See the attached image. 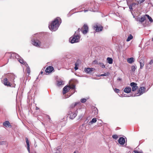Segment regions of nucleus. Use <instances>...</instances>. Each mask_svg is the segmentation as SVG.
I'll list each match as a JSON object with an SVG mask.
<instances>
[{
    "instance_id": "f257e3e1",
    "label": "nucleus",
    "mask_w": 153,
    "mask_h": 153,
    "mask_svg": "<svg viewBox=\"0 0 153 153\" xmlns=\"http://www.w3.org/2000/svg\"><path fill=\"white\" fill-rule=\"evenodd\" d=\"M34 35V36H33L32 39V44L33 45L37 47H40L41 45H42L45 48H47L49 47V46L51 45L52 42L48 40L45 42L42 45L41 42L38 39H37L36 37L38 36V33L35 34Z\"/></svg>"
},
{
    "instance_id": "f03ea898",
    "label": "nucleus",
    "mask_w": 153,
    "mask_h": 153,
    "mask_svg": "<svg viewBox=\"0 0 153 153\" xmlns=\"http://www.w3.org/2000/svg\"><path fill=\"white\" fill-rule=\"evenodd\" d=\"M61 19L59 17H57L52 22L51 24L49 25V28L52 31H56L58 28L61 23Z\"/></svg>"
},
{
    "instance_id": "7ed1b4c3",
    "label": "nucleus",
    "mask_w": 153,
    "mask_h": 153,
    "mask_svg": "<svg viewBox=\"0 0 153 153\" xmlns=\"http://www.w3.org/2000/svg\"><path fill=\"white\" fill-rule=\"evenodd\" d=\"M87 5L89 7L88 8V10H84V12H86L88 10L93 12H97L98 10V6L94 2L91 3Z\"/></svg>"
},
{
    "instance_id": "20e7f679",
    "label": "nucleus",
    "mask_w": 153,
    "mask_h": 153,
    "mask_svg": "<svg viewBox=\"0 0 153 153\" xmlns=\"http://www.w3.org/2000/svg\"><path fill=\"white\" fill-rule=\"evenodd\" d=\"M78 113L77 109L76 110H68L67 115L68 117L71 119H74Z\"/></svg>"
},
{
    "instance_id": "39448f33",
    "label": "nucleus",
    "mask_w": 153,
    "mask_h": 153,
    "mask_svg": "<svg viewBox=\"0 0 153 153\" xmlns=\"http://www.w3.org/2000/svg\"><path fill=\"white\" fill-rule=\"evenodd\" d=\"M80 36L77 35H73L69 39V41L72 44L79 42L80 41Z\"/></svg>"
},
{
    "instance_id": "423d86ee",
    "label": "nucleus",
    "mask_w": 153,
    "mask_h": 153,
    "mask_svg": "<svg viewBox=\"0 0 153 153\" xmlns=\"http://www.w3.org/2000/svg\"><path fill=\"white\" fill-rule=\"evenodd\" d=\"M145 87H141L138 90L137 92V93L133 94H132L130 96L131 97H135L137 96H140L142 95L143 93H144L145 92Z\"/></svg>"
},
{
    "instance_id": "0eeeda50",
    "label": "nucleus",
    "mask_w": 153,
    "mask_h": 153,
    "mask_svg": "<svg viewBox=\"0 0 153 153\" xmlns=\"http://www.w3.org/2000/svg\"><path fill=\"white\" fill-rule=\"evenodd\" d=\"M7 77L8 80L12 82H14V79L15 78V76L13 74H8L7 75Z\"/></svg>"
},
{
    "instance_id": "6e6552de",
    "label": "nucleus",
    "mask_w": 153,
    "mask_h": 153,
    "mask_svg": "<svg viewBox=\"0 0 153 153\" xmlns=\"http://www.w3.org/2000/svg\"><path fill=\"white\" fill-rule=\"evenodd\" d=\"M7 54H9L10 56V58H14L18 59L19 58V56L15 53H8Z\"/></svg>"
},
{
    "instance_id": "1a4fd4ad",
    "label": "nucleus",
    "mask_w": 153,
    "mask_h": 153,
    "mask_svg": "<svg viewBox=\"0 0 153 153\" xmlns=\"http://www.w3.org/2000/svg\"><path fill=\"white\" fill-rule=\"evenodd\" d=\"M88 26L86 25L85 24L83 27L81 28L82 32L84 34H86L88 32Z\"/></svg>"
},
{
    "instance_id": "9d476101",
    "label": "nucleus",
    "mask_w": 153,
    "mask_h": 153,
    "mask_svg": "<svg viewBox=\"0 0 153 153\" xmlns=\"http://www.w3.org/2000/svg\"><path fill=\"white\" fill-rule=\"evenodd\" d=\"M94 28L97 32H99L102 30L103 27L101 26H99L98 25H96L94 26Z\"/></svg>"
},
{
    "instance_id": "9b49d317",
    "label": "nucleus",
    "mask_w": 153,
    "mask_h": 153,
    "mask_svg": "<svg viewBox=\"0 0 153 153\" xmlns=\"http://www.w3.org/2000/svg\"><path fill=\"white\" fill-rule=\"evenodd\" d=\"M131 86L132 87V91H134L138 88V87L137 86V84L134 82H132L130 83Z\"/></svg>"
},
{
    "instance_id": "f8f14e48",
    "label": "nucleus",
    "mask_w": 153,
    "mask_h": 153,
    "mask_svg": "<svg viewBox=\"0 0 153 153\" xmlns=\"http://www.w3.org/2000/svg\"><path fill=\"white\" fill-rule=\"evenodd\" d=\"M80 102H77L75 103L74 104H72L70 106V107L68 108V110H76L74 109V107L78 104H80Z\"/></svg>"
},
{
    "instance_id": "ddd939ff",
    "label": "nucleus",
    "mask_w": 153,
    "mask_h": 153,
    "mask_svg": "<svg viewBox=\"0 0 153 153\" xmlns=\"http://www.w3.org/2000/svg\"><path fill=\"white\" fill-rule=\"evenodd\" d=\"M3 125L6 128H11L12 125L8 121H6L3 123Z\"/></svg>"
},
{
    "instance_id": "4468645a",
    "label": "nucleus",
    "mask_w": 153,
    "mask_h": 153,
    "mask_svg": "<svg viewBox=\"0 0 153 153\" xmlns=\"http://www.w3.org/2000/svg\"><path fill=\"white\" fill-rule=\"evenodd\" d=\"M53 68L52 66L48 67L45 70V72L46 73H50L52 72L53 70Z\"/></svg>"
},
{
    "instance_id": "2eb2a0df",
    "label": "nucleus",
    "mask_w": 153,
    "mask_h": 153,
    "mask_svg": "<svg viewBox=\"0 0 153 153\" xmlns=\"http://www.w3.org/2000/svg\"><path fill=\"white\" fill-rule=\"evenodd\" d=\"M71 89L70 86H65L63 88V91L62 92L63 94H65L68 91Z\"/></svg>"
},
{
    "instance_id": "dca6fc26",
    "label": "nucleus",
    "mask_w": 153,
    "mask_h": 153,
    "mask_svg": "<svg viewBox=\"0 0 153 153\" xmlns=\"http://www.w3.org/2000/svg\"><path fill=\"white\" fill-rule=\"evenodd\" d=\"M94 69L93 68H85L84 71L87 74H90L92 72Z\"/></svg>"
},
{
    "instance_id": "f3484780",
    "label": "nucleus",
    "mask_w": 153,
    "mask_h": 153,
    "mask_svg": "<svg viewBox=\"0 0 153 153\" xmlns=\"http://www.w3.org/2000/svg\"><path fill=\"white\" fill-rule=\"evenodd\" d=\"M118 141L119 144L122 145H124L125 142V138L122 137H120L118 139Z\"/></svg>"
},
{
    "instance_id": "a211bd4d",
    "label": "nucleus",
    "mask_w": 153,
    "mask_h": 153,
    "mask_svg": "<svg viewBox=\"0 0 153 153\" xmlns=\"http://www.w3.org/2000/svg\"><path fill=\"white\" fill-rule=\"evenodd\" d=\"M146 16H145V15L143 16H141V18H138L137 19V20H138L141 23H142L144 22V21L146 20Z\"/></svg>"
},
{
    "instance_id": "6ab92c4d",
    "label": "nucleus",
    "mask_w": 153,
    "mask_h": 153,
    "mask_svg": "<svg viewBox=\"0 0 153 153\" xmlns=\"http://www.w3.org/2000/svg\"><path fill=\"white\" fill-rule=\"evenodd\" d=\"M3 82L4 84L5 85L7 86H10V83L9 82V81H8L7 78H4Z\"/></svg>"
},
{
    "instance_id": "aec40b11",
    "label": "nucleus",
    "mask_w": 153,
    "mask_h": 153,
    "mask_svg": "<svg viewBox=\"0 0 153 153\" xmlns=\"http://www.w3.org/2000/svg\"><path fill=\"white\" fill-rule=\"evenodd\" d=\"M131 91V88L130 87H126L124 90V91L126 93H129Z\"/></svg>"
},
{
    "instance_id": "412c9836",
    "label": "nucleus",
    "mask_w": 153,
    "mask_h": 153,
    "mask_svg": "<svg viewBox=\"0 0 153 153\" xmlns=\"http://www.w3.org/2000/svg\"><path fill=\"white\" fill-rule=\"evenodd\" d=\"M20 63L22 64L25 65L27 64V63L25 62L23 59L19 56V58L17 59Z\"/></svg>"
},
{
    "instance_id": "4be33fe9",
    "label": "nucleus",
    "mask_w": 153,
    "mask_h": 153,
    "mask_svg": "<svg viewBox=\"0 0 153 153\" xmlns=\"http://www.w3.org/2000/svg\"><path fill=\"white\" fill-rule=\"evenodd\" d=\"M25 140L26 141V143L27 145V149L29 153H30V145L29 144V141L28 140L27 138L26 137Z\"/></svg>"
},
{
    "instance_id": "5701e85b",
    "label": "nucleus",
    "mask_w": 153,
    "mask_h": 153,
    "mask_svg": "<svg viewBox=\"0 0 153 153\" xmlns=\"http://www.w3.org/2000/svg\"><path fill=\"white\" fill-rule=\"evenodd\" d=\"M127 62L129 63H131L134 62V59L133 57L128 58L127 59Z\"/></svg>"
},
{
    "instance_id": "b1692460",
    "label": "nucleus",
    "mask_w": 153,
    "mask_h": 153,
    "mask_svg": "<svg viewBox=\"0 0 153 153\" xmlns=\"http://www.w3.org/2000/svg\"><path fill=\"white\" fill-rule=\"evenodd\" d=\"M81 31H82L81 29L80 28H78V30H76V31L75 32V33L74 34V35H77L78 36L81 37V36L80 35V33H79V32Z\"/></svg>"
},
{
    "instance_id": "393cba45",
    "label": "nucleus",
    "mask_w": 153,
    "mask_h": 153,
    "mask_svg": "<svg viewBox=\"0 0 153 153\" xmlns=\"http://www.w3.org/2000/svg\"><path fill=\"white\" fill-rule=\"evenodd\" d=\"M140 68L142 69L143 68V67L144 65V61H143V60L141 59L140 60Z\"/></svg>"
},
{
    "instance_id": "a878e982",
    "label": "nucleus",
    "mask_w": 153,
    "mask_h": 153,
    "mask_svg": "<svg viewBox=\"0 0 153 153\" xmlns=\"http://www.w3.org/2000/svg\"><path fill=\"white\" fill-rule=\"evenodd\" d=\"M64 82L62 81L59 80L57 81V85L60 86L64 84Z\"/></svg>"
},
{
    "instance_id": "bb28decb",
    "label": "nucleus",
    "mask_w": 153,
    "mask_h": 153,
    "mask_svg": "<svg viewBox=\"0 0 153 153\" xmlns=\"http://www.w3.org/2000/svg\"><path fill=\"white\" fill-rule=\"evenodd\" d=\"M97 121V119L96 118H93L92 119V120L89 122V124L91 125L93 123H95Z\"/></svg>"
},
{
    "instance_id": "cd10ccee",
    "label": "nucleus",
    "mask_w": 153,
    "mask_h": 153,
    "mask_svg": "<svg viewBox=\"0 0 153 153\" xmlns=\"http://www.w3.org/2000/svg\"><path fill=\"white\" fill-rule=\"evenodd\" d=\"M108 63L110 64H111L113 62V59L110 57H108L107 58Z\"/></svg>"
},
{
    "instance_id": "c85d7f7f",
    "label": "nucleus",
    "mask_w": 153,
    "mask_h": 153,
    "mask_svg": "<svg viewBox=\"0 0 153 153\" xmlns=\"http://www.w3.org/2000/svg\"><path fill=\"white\" fill-rule=\"evenodd\" d=\"M133 38V36L131 34H129V35L128 36L127 39H126L127 42H128L130 41Z\"/></svg>"
},
{
    "instance_id": "c756f323",
    "label": "nucleus",
    "mask_w": 153,
    "mask_h": 153,
    "mask_svg": "<svg viewBox=\"0 0 153 153\" xmlns=\"http://www.w3.org/2000/svg\"><path fill=\"white\" fill-rule=\"evenodd\" d=\"M25 66H26V67L27 68V69H26V71L27 73L28 74H29L30 73V68L29 66L28 65V64H27L25 65Z\"/></svg>"
},
{
    "instance_id": "7c9ffc66",
    "label": "nucleus",
    "mask_w": 153,
    "mask_h": 153,
    "mask_svg": "<svg viewBox=\"0 0 153 153\" xmlns=\"http://www.w3.org/2000/svg\"><path fill=\"white\" fill-rule=\"evenodd\" d=\"M145 16H146V17H147L148 19H149V21L151 22H153V19L149 15L147 14H146Z\"/></svg>"
},
{
    "instance_id": "2f4dec72",
    "label": "nucleus",
    "mask_w": 153,
    "mask_h": 153,
    "mask_svg": "<svg viewBox=\"0 0 153 153\" xmlns=\"http://www.w3.org/2000/svg\"><path fill=\"white\" fill-rule=\"evenodd\" d=\"M109 74V73L108 72H107V73H105L103 74L98 75V76H107Z\"/></svg>"
},
{
    "instance_id": "473e14b6",
    "label": "nucleus",
    "mask_w": 153,
    "mask_h": 153,
    "mask_svg": "<svg viewBox=\"0 0 153 153\" xmlns=\"http://www.w3.org/2000/svg\"><path fill=\"white\" fill-rule=\"evenodd\" d=\"M136 68L137 67L136 66L133 65L131 67V71L133 72H134Z\"/></svg>"
},
{
    "instance_id": "72a5a7b5",
    "label": "nucleus",
    "mask_w": 153,
    "mask_h": 153,
    "mask_svg": "<svg viewBox=\"0 0 153 153\" xmlns=\"http://www.w3.org/2000/svg\"><path fill=\"white\" fill-rule=\"evenodd\" d=\"M98 64L100 65L102 68H105V65L102 63L99 62V63H98Z\"/></svg>"
},
{
    "instance_id": "f704fd0d",
    "label": "nucleus",
    "mask_w": 153,
    "mask_h": 153,
    "mask_svg": "<svg viewBox=\"0 0 153 153\" xmlns=\"http://www.w3.org/2000/svg\"><path fill=\"white\" fill-rule=\"evenodd\" d=\"M87 101V99L85 98H82L80 100V102L82 103H85Z\"/></svg>"
},
{
    "instance_id": "c9c22d12",
    "label": "nucleus",
    "mask_w": 153,
    "mask_h": 153,
    "mask_svg": "<svg viewBox=\"0 0 153 153\" xmlns=\"http://www.w3.org/2000/svg\"><path fill=\"white\" fill-rule=\"evenodd\" d=\"M133 152H134V153H143V152L142 151H138L135 150H134Z\"/></svg>"
},
{
    "instance_id": "e433bc0d",
    "label": "nucleus",
    "mask_w": 153,
    "mask_h": 153,
    "mask_svg": "<svg viewBox=\"0 0 153 153\" xmlns=\"http://www.w3.org/2000/svg\"><path fill=\"white\" fill-rule=\"evenodd\" d=\"M6 143V141H5L0 142V145H5Z\"/></svg>"
},
{
    "instance_id": "4c0bfd02",
    "label": "nucleus",
    "mask_w": 153,
    "mask_h": 153,
    "mask_svg": "<svg viewBox=\"0 0 153 153\" xmlns=\"http://www.w3.org/2000/svg\"><path fill=\"white\" fill-rule=\"evenodd\" d=\"M112 137L113 138L117 139L118 138V137L117 135H113L112 136Z\"/></svg>"
},
{
    "instance_id": "58836bf2",
    "label": "nucleus",
    "mask_w": 153,
    "mask_h": 153,
    "mask_svg": "<svg viewBox=\"0 0 153 153\" xmlns=\"http://www.w3.org/2000/svg\"><path fill=\"white\" fill-rule=\"evenodd\" d=\"M120 90L119 89L116 88H115V89H114V91L117 93H119L120 92Z\"/></svg>"
},
{
    "instance_id": "ea45409f",
    "label": "nucleus",
    "mask_w": 153,
    "mask_h": 153,
    "mask_svg": "<svg viewBox=\"0 0 153 153\" xmlns=\"http://www.w3.org/2000/svg\"><path fill=\"white\" fill-rule=\"evenodd\" d=\"M98 124H99V125L98 126H99L100 125H100H102V121L101 120H99V121L98 122Z\"/></svg>"
},
{
    "instance_id": "a19ab883",
    "label": "nucleus",
    "mask_w": 153,
    "mask_h": 153,
    "mask_svg": "<svg viewBox=\"0 0 153 153\" xmlns=\"http://www.w3.org/2000/svg\"><path fill=\"white\" fill-rule=\"evenodd\" d=\"M83 117V115L82 114L80 115L79 116V119H81Z\"/></svg>"
},
{
    "instance_id": "79ce46f5",
    "label": "nucleus",
    "mask_w": 153,
    "mask_h": 153,
    "mask_svg": "<svg viewBox=\"0 0 153 153\" xmlns=\"http://www.w3.org/2000/svg\"><path fill=\"white\" fill-rule=\"evenodd\" d=\"M75 66L74 67V69L75 70H76L78 69V68L76 66L77 65L76 63H75Z\"/></svg>"
},
{
    "instance_id": "37998d69",
    "label": "nucleus",
    "mask_w": 153,
    "mask_h": 153,
    "mask_svg": "<svg viewBox=\"0 0 153 153\" xmlns=\"http://www.w3.org/2000/svg\"><path fill=\"white\" fill-rule=\"evenodd\" d=\"M131 94H130V95L127 96V94H125L123 96L125 97H130L131 96H130Z\"/></svg>"
},
{
    "instance_id": "c03bdc74",
    "label": "nucleus",
    "mask_w": 153,
    "mask_h": 153,
    "mask_svg": "<svg viewBox=\"0 0 153 153\" xmlns=\"http://www.w3.org/2000/svg\"><path fill=\"white\" fill-rule=\"evenodd\" d=\"M93 62L94 64H98V63H97V61L96 60H94V61Z\"/></svg>"
},
{
    "instance_id": "a18cd8bd",
    "label": "nucleus",
    "mask_w": 153,
    "mask_h": 153,
    "mask_svg": "<svg viewBox=\"0 0 153 153\" xmlns=\"http://www.w3.org/2000/svg\"><path fill=\"white\" fill-rule=\"evenodd\" d=\"M70 88H71L74 89L75 88V85H73L71 87H70Z\"/></svg>"
},
{
    "instance_id": "49530a36",
    "label": "nucleus",
    "mask_w": 153,
    "mask_h": 153,
    "mask_svg": "<svg viewBox=\"0 0 153 153\" xmlns=\"http://www.w3.org/2000/svg\"><path fill=\"white\" fill-rule=\"evenodd\" d=\"M153 63V61L152 60L150 61L149 63V64H150V65H151Z\"/></svg>"
},
{
    "instance_id": "de8ad7c7",
    "label": "nucleus",
    "mask_w": 153,
    "mask_h": 153,
    "mask_svg": "<svg viewBox=\"0 0 153 153\" xmlns=\"http://www.w3.org/2000/svg\"><path fill=\"white\" fill-rule=\"evenodd\" d=\"M139 1H140V3H141L144 2L145 0H139Z\"/></svg>"
},
{
    "instance_id": "09e8293b",
    "label": "nucleus",
    "mask_w": 153,
    "mask_h": 153,
    "mask_svg": "<svg viewBox=\"0 0 153 153\" xmlns=\"http://www.w3.org/2000/svg\"><path fill=\"white\" fill-rule=\"evenodd\" d=\"M117 80L118 81H121L122 80V79L121 78H118V79H117Z\"/></svg>"
},
{
    "instance_id": "8fccbe9b",
    "label": "nucleus",
    "mask_w": 153,
    "mask_h": 153,
    "mask_svg": "<svg viewBox=\"0 0 153 153\" xmlns=\"http://www.w3.org/2000/svg\"><path fill=\"white\" fill-rule=\"evenodd\" d=\"M74 153H79V152L78 151H74Z\"/></svg>"
},
{
    "instance_id": "3c124183",
    "label": "nucleus",
    "mask_w": 153,
    "mask_h": 153,
    "mask_svg": "<svg viewBox=\"0 0 153 153\" xmlns=\"http://www.w3.org/2000/svg\"><path fill=\"white\" fill-rule=\"evenodd\" d=\"M43 74V71H41L40 73V74Z\"/></svg>"
},
{
    "instance_id": "603ef678",
    "label": "nucleus",
    "mask_w": 153,
    "mask_h": 153,
    "mask_svg": "<svg viewBox=\"0 0 153 153\" xmlns=\"http://www.w3.org/2000/svg\"><path fill=\"white\" fill-rule=\"evenodd\" d=\"M36 110H38V109H39V108L37 107H36Z\"/></svg>"
},
{
    "instance_id": "864d4df0",
    "label": "nucleus",
    "mask_w": 153,
    "mask_h": 153,
    "mask_svg": "<svg viewBox=\"0 0 153 153\" xmlns=\"http://www.w3.org/2000/svg\"><path fill=\"white\" fill-rule=\"evenodd\" d=\"M71 96V95L70 94V95L69 96H68L67 97H66V98H68L69 97H70Z\"/></svg>"
},
{
    "instance_id": "5fc2aeb1",
    "label": "nucleus",
    "mask_w": 153,
    "mask_h": 153,
    "mask_svg": "<svg viewBox=\"0 0 153 153\" xmlns=\"http://www.w3.org/2000/svg\"><path fill=\"white\" fill-rule=\"evenodd\" d=\"M31 153H36L35 152H32Z\"/></svg>"
},
{
    "instance_id": "6e6d98bb",
    "label": "nucleus",
    "mask_w": 153,
    "mask_h": 153,
    "mask_svg": "<svg viewBox=\"0 0 153 153\" xmlns=\"http://www.w3.org/2000/svg\"><path fill=\"white\" fill-rule=\"evenodd\" d=\"M128 153H133V152L131 153V152H129Z\"/></svg>"
},
{
    "instance_id": "4d7b16f0",
    "label": "nucleus",
    "mask_w": 153,
    "mask_h": 153,
    "mask_svg": "<svg viewBox=\"0 0 153 153\" xmlns=\"http://www.w3.org/2000/svg\"><path fill=\"white\" fill-rule=\"evenodd\" d=\"M105 16H104V15H103V16H102V17H104Z\"/></svg>"
},
{
    "instance_id": "13d9d810",
    "label": "nucleus",
    "mask_w": 153,
    "mask_h": 153,
    "mask_svg": "<svg viewBox=\"0 0 153 153\" xmlns=\"http://www.w3.org/2000/svg\"><path fill=\"white\" fill-rule=\"evenodd\" d=\"M105 16H104V15H103V16H102V17H104Z\"/></svg>"
},
{
    "instance_id": "bf43d9fd",
    "label": "nucleus",
    "mask_w": 153,
    "mask_h": 153,
    "mask_svg": "<svg viewBox=\"0 0 153 153\" xmlns=\"http://www.w3.org/2000/svg\"><path fill=\"white\" fill-rule=\"evenodd\" d=\"M48 119H50V117H48Z\"/></svg>"
},
{
    "instance_id": "052dcab7",
    "label": "nucleus",
    "mask_w": 153,
    "mask_h": 153,
    "mask_svg": "<svg viewBox=\"0 0 153 153\" xmlns=\"http://www.w3.org/2000/svg\"><path fill=\"white\" fill-rule=\"evenodd\" d=\"M137 2H139V1H137Z\"/></svg>"
},
{
    "instance_id": "680f3d73",
    "label": "nucleus",
    "mask_w": 153,
    "mask_h": 153,
    "mask_svg": "<svg viewBox=\"0 0 153 153\" xmlns=\"http://www.w3.org/2000/svg\"><path fill=\"white\" fill-rule=\"evenodd\" d=\"M152 41H153V38H152Z\"/></svg>"
}]
</instances>
